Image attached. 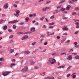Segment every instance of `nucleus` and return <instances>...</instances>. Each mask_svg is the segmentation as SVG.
I'll return each mask as SVG.
<instances>
[{"instance_id": "nucleus-1", "label": "nucleus", "mask_w": 79, "mask_h": 79, "mask_svg": "<svg viewBox=\"0 0 79 79\" xmlns=\"http://www.w3.org/2000/svg\"><path fill=\"white\" fill-rule=\"evenodd\" d=\"M49 61L50 63H51L52 64H54V63H56V60L54 58H50L49 59Z\"/></svg>"}, {"instance_id": "nucleus-2", "label": "nucleus", "mask_w": 79, "mask_h": 79, "mask_svg": "<svg viewBox=\"0 0 79 79\" xmlns=\"http://www.w3.org/2000/svg\"><path fill=\"white\" fill-rule=\"evenodd\" d=\"M31 36L29 37L27 35H24L21 39L22 40H27L28 39H30Z\"/></svg>"}, {"instance_id": "nucleus-3", "label": "nucleus", "mask_w": 79, "mask_h": 79, "mask_svg": "<svg viewBox=\"0 0 79 79\" xmlns=\"http://www.w3.org/2000/svg\"><path fill=\"white\" fill-rule=\"evenodd\" d=\"M10 73V72H5L2 73V75L4 76H6L8 74H9Z\"/></svg>"}, {"instance_id": "nucleus-4", "label": "nucleus", "mask_w": 79, "mask_h": 79, "mask_svg": "<svg viewBox=\"0 0 79 79\" xmlns=\"http://www.w3.org/2000/svg\"><path fill=\"white\" fill-rule=\"evenodd\" d=\"M17 22H18V21L17 20H15L14 21H9L8 22V24H12L13 23H17Z\"/></svg>"}, {"instance_id": "nucleus-5", "label": "nucleus", "mask_w": 79, "mask_h": 79, "mask_svg": "<svg viewBox=\"0 0 79 79\" xmlns=\"http://www.w3.org/2000/svg\"><path fill=\"white\" fill-rule=\"evenodd\" d=\"M50 8V7H47L45 8H42L41 10L42 11H46L47 10H48Z\"/></svg>"}, {"instance_id": "nucleus-6", "label": "nucleus", "mask_w": 79, "mask_h": 79, "mask_svg": "<svg viewBox=\"0 0 79 79\" xmlns=\"http://www.w3.org/2000/svg\"><path fill=\"white\" fill-rule=\"evenodd\" d=\"M27 71V67H26L22 69L21 71H22V72H26V71Z\"/></svg>"}, {"instance_id": "nucleus-7", "label": "nucleus", "mask_w": 79, "mask_h": 79, "mask_svg": "<svg viewBox=\"0 0 79 79\" xmlns=\"http://www.w3.org/2000/svg\"><path fill=\"white\" fill-rule=\"evenodd\" d=\"M19 10H17L16 11V14H15V16L18 17V16H19Z\"/></svg>"}, {"instance_id": "nucleus-8", "label": "nucleus", "mask_w": 79, "mask_h": 79, "mask_svg": "<svg viewBox=\"0 0 79 79\" xmlns=\"http://www.w3.org/2000/svg\"><path fill=\"white\" fill-rule=\"evenodd\" d=\"M67 59L68 60H71L73 59V56L71 55H69L68 56Z\"/></svg>"}, {"instance_id": "nucleus-9", "label": "nucleus", "mask_w": 79, "mask_h": 79, "mask_svg": "<svg viewBox=\"0 0 79 79\" xmlns=\"http://www.w3.org/2000/svg\"><path fill=\"white\" fill-rule=\"evenodd\" d=\"M77 2V0H72L71 1L69 0L68 1L69 3H72L73 2Z\"/></svg>"}, {"instance_id": "nucleus-10", "label": "nucleus", "mask_w": 79, "mask_h": 79, "mask_svg": "<svg viewBox=\"0 0 79 79\" xmlns=\"http://www.w3.org/2000/svg\"><path fill=\"white\" fill-rule=\"evenodd\" d=\"M23 53L24 54H29V53H30V51H24V52H23Z\"/></svg>"}, {"instance_id": "nucleus-11", "label": "nucleus", "mask_w": 79, "mask_h": 79, "mask_svg": "<svg viewBox=\"0 0 79 79\" xmlns=\"http://www.w3.org/2000/svg\"><path fill=\"white\" fill-rule=\"evenodd\" d=\"M8 7V4L6 3L4 6V8H7Z\"/></svg>"}, {"instance_id": "nucleus-12", "label": "nucleus", "mask_w": 79, "mask_h": 79, "mask_svg": "<svg viewBox=\"0 0 79 79\" xmlns=\"http://www.w3.org/2000/svg\"><path fill=\"white\" fill-rule=\"evenodd\" d=\"M6 21V20H0V24H2V23H4Z\"/></svg>"}, {"instance_id": "nucleus-13", "label": "nucleus", "mask_w": 79, "mask_h": 79, "mask_svg": "<svg viewBox=\"0 0 79 79\" xmlns=\"http://www.w3.org/2000/svg\"><path fill=\"white\" fill-rule=\"evenodd\" d=\"M63 29L64 31H67V30H68V28H67V27L66 26H64V27Z\"/></svg>"}, {"instance_id": "nucleus-14", "label": "nucleus", "mask_w": 79, "mask_h": 79, "mask_svg": "<svg viewBox=\"0 0 79 79\" xmlns=\"http://www.w3.org/2000/svg\"><path fill=\"white\" fill-rule=\"evenodd\" d=\"M74 58L78 60L79 59V56L76 55L74 56Z\"/></svg>"}, {"instance_id": "nucleus-15", "label": "nucleus", "mask_w": 79, "mask_h": 79, "mask_svg": "<svg viewBox=\"0 0 79 79\" xmlns=\"http://www.w3.org/2000/svg\"><path fill=\"white\" fill-rule=\"evenodd\" d=\"M7 26H6V25H5L4 26L3 29H4V30H6V29H7Z\"/></svg>"}, {"instance_id": "nucleus-16", "label": "nucleus", "mask_w": 79, "mask_h": 79, "mask_svg": "<svg viewBox=\"0 0 79 79\" xmlns=\"http://www.w3.org/2000/svg\"><path fill=\"white\" fill-rule=\"evenodd\" d=\"M15 66V63H13L10 64V68H12L13 66Z\"/></svg>"}, {"instance_id": "nucleus-17", "label": "nucleus", "mask_w": 79, "mask_h": 79, "mask_svg": "<svg viewBox=\"0 0 79 79\" xmlns=\"http://www.w3.org/2000/svg\"><path fill=\"white\" fill-rule=\"evenodd\" d=\"M31 32H34L35 31V28H32L31 30Z\"/></svg>"}, {"instance_id": "nucleus-18", "label": "nucleus", "mask_w": 79, "mask_h": 79, "mask_svg": "<svg viewBox=\"0 0 79 79\" xmlns=\"http://www.w3.org/2000/svg\"><path fill=\"white\" fill-rule=\"evenodd\" d=\"M24 34L23 32H19L17 33L16 34L17 35H20V34Z\"/></svg>"}, {"instance_id": "nucleus-19", "label": "nucleus", "mask_w": 79, "mask_h": 79, "mask_svg": "<svg viewBox=\"0 0 79 79\" xmlns=\"http://www.w3.org/2000/svg\"><path fill=\"white\" fill-rule=\"evenodd\" d=\"M71 66H69L67 69L66 70V71H68L69 70L70 68H71Z\"/></svg>"}, {"instance_id": "nucleus-20", "label": "nucleus", "mask_w": 79, "mask_h": 79, "mask_svg": "<svg viewBox=\"0 0 79 79\" xmlns=\"http://www.w3.org/2000/svg\"><path fill=\"white\" fill-rule=\"evenodd\" d=\"M64 11V10H65V8L61 7L60 10V11Z\"/></svg>"}, {"instance_id": "nucleus-21", "label": "nucleus", "mask_w": 79, "mask_h": 79, "mask_svg": "<svg viewBox=\"0 0 79 79\" xmlns=\"http://www.w3.org/2000/svg\"><path fill=\"white\" fill-rule=\"evenodd\" d=\"M54 32L50 34L49 35L48 34L47 35V36H50V35H54Z\"/></svg>"}, {"instance_id": "nucleus-22", "label": "nucleus", "mask_w": 79, "mask_h": 79, "mask_svg": "<svg viewBox=\"0 0 79 79\" xmlns=\"http://www.w3.org/2000/svg\"><path fill=\"white\" fill-rule=\"evenodd\" d=\"M70 7H71V6L69 5L67 6V7L66 8V9L67 10H69V8H70Z\"/></svg>"}, {"instance_id": "nucleus-23", "label": "nucleus", "mask_w": 79, "mask_h": 79, "mask_svg": "<svg viewBox=\"0 0 79 79\" xmlns=\"http://www.w3.org/2000/svg\"><path fill=\"white\" fill-rule=\"evenodd\" d=\"M64 66H59L58 67V68H59L60 69V68H64Z\"/></svg>"}, {"instance_id": "nucleus-24", "label": "nucleus", "mask_w": 79, "mask_h": 79, "mask_svg": "<svg viewBox=\"0 0 79 79\" xmlns=\"http://www.w3.org/2000/svg\"><path fill=\"white\" fill-rule=\"evenodd\" d=\"M55 18V16L54 15H52L50 17V19H54Z\"/></svg>"}, {"instance_id": "nucleus-25", "label": "nucleus", "mask_w": 79, "mask_h": 79, "mask_svg": "<svg viewBox=\"0 0 79 79\" xmlns=\"http://www.w3.org/2000/svg\"><path fill=\"white\" fill-rule=\"evenodd\" d=\"M14 51H15V50H14V49H10V52L11 53H13V52H14Z\"/></svg>"}, {"instance_id": "nucleus-26", "label": "nucleus", "mask_w": 79, "mask_h": 79, "mask_svg": "<svg viewBox=\"0 0 79 79\" xmlns=\"http://www.w3.org/2000/svg\"><path fill=\"white\" fill-rule=\"evenodd\" d=\"M29 17L26 18L25 19L26 21V22H27V21H28V20H29Z\"/></svg>"}, {"instance_id": "nucleus-27", "label": "nucleus", "mask_w": 79, "mask_h": 79, "mask_svg": "<svg viewBox=\"0 0 79 79\" xmlns=\"http://www.w3.org/2000/svg\"><path fill=\"white\" fill-rule=\"evenodd\" d=\"M64 54H65V55H66V53L65 52H62V53H61L60 54V55H64Z\"/></svg>"}, {"instance_id": "nucleus-28", "label": "nucleus", "mask_w": 79, "mask_h": 79, "mask_svg": "<svg viewBox=\"0 0 79 79\" xmlns=\"http://www.w3.org/2000/svg\"><path fill=\"white\" fill-rule=\"evenodd\" d=\"M72 15H76V12H73L72 13Z\"/></svg>"}, {"instance_id": "nucleus-29", "label": "nucleus", "mask_w": 79, "mask_h": 79, "mask_svg": "<svg viewBox=\"0 0 79 79\" xmlns=\"http://www.w3.org/2000/svg\"><path fill=\"white\" fill-rule=\"evenodd\" d=\"M75 10H79V7H76L75 8Z\"/></svg>"}, {"instance_id": "nucleus-30", "label": "nucleus", "mask_w": 79, "mask_h": 79, "mask_svg": "<svg viewBox=\"0 0 79 79\" xmlns=\"http://www.w3.org/2000/svg\"><path fill=\"white\" fill-rule=\"evenodd\" d=\"M55 24V23L52 22V23H49V25H53V24Z\"/></svg>"}, {"instance_id": "nucleus-31", "label": "nucleus", "mask_w": 79, "mask_h": 79, "mask_svg": "<svg viewBox=\"0 0 79 79\" xmlns=\"http://www.w3.org/2000/svg\"><path fill=\"white\" fill-rule=\"evenodd\" d=\"M61 7V6L60 5L57 6L56 7L57 9H59V8H60Z\"/></svg>"}, {"instance_id": "nucleus-32", "label": "nucleus", "mask_w": 79, "mask_h": 79, "mask_svg": "<svg viewBox=\"0 0 79 79\" xmlns=\"http://www.w3.org/2000/svg\"><path fill=\"white\" fill-rule=\"evenodd\" d=\"M45 19V17L44 16H43L42 18H40V20H43Z\"/></svg>"}, {"instance_id": "nucleus-33", "label": "nucleus", "mask_w": 79, "mask_h": 79, "mask_svg": "<svg viewBox=\"0 0 79 79\" xmlns=\"http://www.w3.org/2000/svg\"><path fill=\"white\" fill-rule=\"evenodd\" d=\"M74 47L75 48H79V45H74Z\"/></svg>"}, {"instance_id": "nucleus-34", "label": "nucleus", "mask_w": 79, "mask_h": 79, "mask_svg": "<svg viewBox=\"0 0 79 79\" xmlns=\"http://www.w3.org/2000/svg\"><path fill=\"white\" fill-rule=\"evenodd\" d=\"M71 76L72 77V78H76V75H71Z\"/></svg>"}, {"instance_id": "nucleus-35", "label": "nucleus", "mask_w": 79, "mask_h": 79, "mask_svg": "<svg viewBox=\"0 0 79 79\" xmlns=\"http://www.w3.org/2000/svg\"><path fill=\"white\" fill-rule=\"evenodd\" d=\"M13 35H11L9 36V39H11V38H13Z\"/></svg>"}, {"instance_id": "nucleus-36", "label": "nucleus", "mask_w": 79, "mask_h": 79, "mask_svg": "<svg viewBox=\"0 0 79 79\" xmlns=\"http://www.w3.org/2000/svg\"><path fill=\"white\" fill-rule=\"evenodd\" d=\"M13 27L14 29H15L16 28V26L13 25Z\"/></svg>"}, {"instance_id": "nucleus-37", "label": "nucleus", "mask_w": 79, "mask_h": 79, "mask_svg": "<svg viewBox=\"0 0 79 79\" xmlns=\"http://www.w3.org/2000/svg\"><path fill=\"white\" fill-rule=\"evenodd\" d=\"M19 24H20V25H22L23 24H24V23L23 22H21L19 23Z\"/></svg>"}, {"instance_id": "nucleus-38", "label": "nucleus", "mask_w": 79, "mask_h": 79, "mask_svg": "<svg viewBox=\"0 0 79 79\" xmlns=\"http://www.w3.org/2000/svg\"><path fill=\"white\" fill-rule=\"evenodd\" d=\"M62 19H68V17H64Z\"/></svg>"}, {"instance_id": "nucleus-39", "label": "nucleus", "mask_w": 79, "mask_h": 79, "mask_svg": "<svg viewBox=\"0 0 79 79\" xmlns=\"http://www.w3.org/2000/svg\"><path fill=\"white\" fill-rule=\"evenodd\" d=\"M53 27H54V26H49V29H52V28H53Z\"/></svg>"}, {"instance_id": "nucleus-40", "label": "nucleus", "mask_w": 79, "mask_h": 79, "mask_svg": "<svg viewBox=\"0 0 79 79\" xmlns=\"http://www.w3.org/2000/svg\"><path fill=\"white\" fill-rule=\"evenodd\" d=\"M73 21L74 22H76V21H78L79 20H78V19H74Z\"/></svg>"}, {"instance_id": "nucleus-41", "label": "nucleus", "mask_w": 79, "mask_h": 79, "mask_svg": "<svg viewBox=\"0 0 79 79\" xmlns=\"http://www.w3.org/2000/svg\"><path fill=\"white\" fill-rule=\"evenodd\" d=\"M50 3V1H47L46 2V4H48V3Z\"/></svg>"}, {"instance_id": "nucleus-42", "label": "nucleus", "mask_w": 79, "mask_h": 79, "mask_svg": "<svg viewBox=\"0 0 79 79\" xmlns=\"http://www.w3.org/2000/svg\"><path fill=\"white\" fill-rule=\"evenodd\" d=\"M9 32H12V30L11 29H9L8 30Z\"/></svg>"}, {"instance_id": "nucleus-43", "label": "nucleus", "mask_w": 79, "mask_h": 79, "mask_svg": "<svg viewBox=\"0 0 79 79\" xmlns=\"http://www.w3.org/2000/svg\"><path fill=\"white\" fill-rule=\"evenodd\" d=\"M31 64H34V62L32 61H31Z\"/></svg>"}, {"instance_id": "nucleus-44", "label": "nucleus", "mask_w": 79, "mask_h": 79, "mask_svg": "<svg viewBox=\"0 0 79 79\" xmlns=\"http://www.w3.org/2000/svg\"><path fill=\"white\" fill-rule=\"evenodd\" d=\"M62 35H67V33L66 32H65L63 33Z\"/></svg>"}, {"instance_id": "nucleus-45", "label": "nucleus", "mask_w": 79, "mask_h": 79, "mask_svg": "<svg viewBox=\"0 0 79 79\" xmlns=\"http://www.w3.org/2000/svg\"><path fill=\"white\" fill-rule=\"evenodd\" d=\"M56 38L57 39H60V37L59 36H56Z\"/></svg>"}, {"instance_id": "nucleus-46", "label": "nucleus", "mask_w": 79, "mask_h": 79, "mask_svg": "<svg viewBox=\"0 0 79 79\" xmlns=\"http://www.w3.org/2000/svg\"><path fill=\"white\" fill-rule=\"evenodd\" d=\"M42 28H43V29H44V28H46V26L45 25H43L42 27Z\"/></svg>"}, {"instance_id": "nucleus-47", "label": "nucleus", "mask_w": 79, "mask_h": 79, "mask_svg": "<svg viewBox=\"0 0 79 79\" xmlns=\"http://www.w3.org/2000/svg\"><path fill=\"white\" fill-rule=\"evenodd\" d=\"M3 58H0V61H3Z\"/></svg>"}, {"instance_id": "nucleus-48", "label": "nucleus", "mask_w": 79, "mask_h": 79, "mask_svg": "<svg viewBox=\"0 0 79 79\" xmlns=\"http://www.w3.org/2000/svg\"><path fill=\"white\" fill-rule=\"evenodd\" d=\"M6 16V15L5 14H3L2 15V17H3L4 16Z\"/></svg>"}, {"instance_id": "nucleus-49", "label": "nucleus", "mask_w": 79, "mask_h": 79, "mask_svg": "<svg viewBox=\"0 0 79 79\" xmlns=\"http://www.w3.org/2000/svg\"><path fill=\"white\" fill-rule=\"evenodd\" d=\"M35 44H36V43H35V42H34V43H32L31 44V45H35Z\"/></svg>"}, {"instance_id": "nucleus-50", "label": "nucleus", "mask_w": 79, "mask_h": 79, "mask_svg": "<svg viewBox=\"0 0 79 79\" xmlns=\"http://www.w3.org/2000/svg\"><path fill=\"white\" fill-rule=\"evenodd\" d=\"M29 33V31H27V32H26L24 33V34H28Z\"/></svg>"}, {"instance_id": "nucleus-51", "label": "nucleus", "mask_w": 79, "mask_h": 79, "mask_svg": "<svg viewBox=\"0 0 79 79\" xmlns=\"http://www.w3.org/2000/svg\"><path fill=\"white\" fill-rule=\"evenodd\" d=\"M75 24H76V25H78L79 24V22H76L75 23Z\"/></svg>"}, {"instance_id": "nucleus-52", "label": "nucleus", "mask_w": 79, "mask_h": 79, "mask_svg": "<svg viewBox=\"0 0 79 79\" xmlns=\"http://www.w3.org/2000/svg\"><path fill=\"white\" fill-rule=\"evenodd\" d=\"M45 37V35H41L40 36V38H41V37Z\"/></svg>"}, {"instance_id": "nucleus-53", "label": "nucleus", "mask_w": 79, "mask_h": 79, "mask_svg": "<svg viewBox=\"0 0 79 79\" xmlns=\"http://www.w3.org/2000/svg\"><path fill=\"white\" fill-rule=\"evenodd\" d=\"M71 76V74H68L66 75V77H69V76Z\"/></svg>"}, {"instance_id": "nucleus-54", "label": "nucleus", "mask_w": 79, "mask_h": 79, "mask_svg": "<svg viewBox=\"0 0 79 79\" xmlns=\"http://www.w3.org/2000/svg\"><path fill=\"white\" fill-rule=\"evenodd\" d=\"M38 68H39L37 66H35V69H38Z\"/></svg>"}, {"instance_id": "nucleus-55", "label": "nucleus", "mask_w": 79, "mask_h": 79, "mask_svg": "<svg viewBox=\"0 0 79 79\" xmlns=\"http://www.w3.org/2000/svg\"><path fill=\"white\" fill-rule=\"evenodd\" d=\"M14 6H15V7H17V5L16 4H14L13 5Z\"/></svg>"}, {"instance_id": "nucleus-56", "label": "nucleus", "mask_w": 79, "mask_h": 79, "mask_svg": "<svg viewBox=\"0 0 79 79\" xmlns=\"http://www.w3.org/2000/svg\"><path fill=\"white\" fill-rule=\"evenodd\" d=\"M43 1H44V0H38V2H42Z\"/></svg>"}, {"instance_id": "nucleus-57", "label": "nucleus", "mask_w": 79, "mask_h": 79, "mask_svg": "<svg viewBox=\"0 0 79 79\" xmlns=\"http://www.w3.org/2000/svg\"><path fill=\"white\" fill-rule=\"evenodd\" d=\"M3 52V50H0V53H2V52Z\"/></svg>"}, {"instance_id": "nucleus-58", "label": "nucleus", "mask_w": 79, "mask_h": 79, "mask_svg": "<svg viewBox=\"0 0 79 79\" xmlns=\"http://www.w3.org/2000/svg\"><path fill=\"white\" fill-rule=\"evenodd\" d=\"M32 16H36V15L35 14H32Z\"/></svg>"}, {"instance_id": "nucleus-59", "label": "nucleus", "mask_w": 79, "mask_h": 79, "mask_svg": "<svg viewBox=\"0 0 79 79\" xmlns=\"http://www.w3.org/2000/svg\"><path fill=\"white\" fill-rule=\"evenodd\" d=\"M78 32H79V31H76L74 33V34H77V33H78Z\"/></svg>"}, {"instance_id": "nucleus-60", "label": "nucleus", "mask_w": 79, "mask_h": 79, "mask_svg": "<svg viewBox=\"0 0 79 79\" xmlns=\"http://www.w3.org/2000/svg\"><path fill=\"white\" fill-rule=\"evenodd\" d=\"M44 45H47V42H46L44 44Z\"/></svg>"}, {"instance_id": "nucleus-61", "label": "nucleus", "mask_w": 79, "mask_h": 79, "mask_svg": "<svg viewBox=\"0 0 79 79\" xmlns=\"http://www.w3.org/2000/svg\"><path fill=\"white\" fill-rule=\"evenodd\" d=\"M54 78V77H51L49 78V79H53Z\"/></svg>"}, {"instance_id": "nucleus-62", "label": "nucleus", "mask_w": 79, "mask_h": 79, "mask_svg": "<svg viewBox=\"0 0 79 79\" xmlns=\"http://www.w3.org/2000/svg\"><path fill=\"white\" fill-rule=\"evenodd\" d=\"M74 44L75 45H77V42H75L74 43Z\"/></svg>"}, {"instance_id": "nucleus-63", "label": "nucleus", "mask_w": 79, "mask_h": 79, "mask_svg": "<svg viewBox=\"0 0 79 79\" xmlns=\"http://www.w3.org/2000/svg\"><path fill=\"white\" fill-rule=\"evenodd\" d=\"M79 28V25H77L76 26V28H77V29H78V28Z\"/></svg>"}, {"instance_id": "nucleus-64", "label": "nucleus", "mask_w": 79, "mask_h": 79, "mask_svg": "<svg viewBox=\"0 0 79 79\" xmlns=\"http://www.w3.org/2000/svg\"><path fill=\"white\" fill-rule=\"evenodd\" d=\"M55 53H53L52 54V56H55Z\"/></svg>"}]
</instances>
